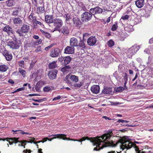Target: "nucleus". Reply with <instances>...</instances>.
Segmentation results:
<instances>
[{"instance_id":"1","label":"nucleus","mask_w":153,"mask_h":153,"mask_svg":"<svg viewBox=\"0 0 153 153\" xmlns=\"http://www.w3.org/2000/svg\"><path fill=\"white\" fill-rule=\"evenodd\" d=\"M112 134L111 132L106 133L101 136L93 138L91 141L93 145L96 146L94 148V150L99 151L103 149L104 147L107 146L115 147L120 144V146L122 149H129L134 146L136 153H146L145 152H141L139 150L138 147L130 140H122L120 141L114 142L112 140L110 141V138L112 136Z\"/></svg>"},{"instance_id":"2","label":"nucleus","mask_w":153,"mask_h":153,"mask_svg":"<svg viewBox=\"0 0 153 153\" xmlns=\"http://www.w3.org/2000/svg\"><path fill=\"white\" fill-rule=\"evenodd\" d=\"M139 48L138 46L134 45L130 48L126 49L125 51L127 57L128 58L131 57L139 50Z\"/></svg>"},{"instance_id":"3","label":"nucleus","mask_w":153,"mask_h":153,"mask_svg":"<svg viewBox=\"0 0 153 153\" xmlns=\"http://www.w3.org/2000/svg\"><path fill=\"white\" fill-rule=\"evenodd\" d=\"M7 45L13 49H18L21 45L20 41L15 38L13 41L7 42Z\"/></svg>"},{"instance_id":"4","label":"nucleus","mask_w":153,"mask_h":153,"mask_svg":"<svg viewBox=\"0 0 153 153\" xmlns=\"http://www.w3.org/2000/svg\"><path fill=\"white\" fill-rule=\"evenodd\" d=\"M92 15L90 12H85L82 15V20L83 22H88L91 19Z\"/></svg>"},{"instance_id":"5","label":"nucleus","mask_w":153,"mask_h":153,"mask_svg":"<svg viewBox=\"0 0 153 153\" xmlns=\"http://www.w3.org/2000/svg\"><path fill=\"white\" fill-rule=\"evenodd\" d=\"M102 11V9L99 6H97L94 8L90 9L89 12L93 15H94L96 14L101 13Z\"/></svg>"},{"instance_id":"6","label":"nucleus","mask_w":153,"mask_h":153,"mask_svg":"<svg viewBox=\"0 0 153 153\" xmlns=\"http://www.w3.org/2000/svg\"><path fill=\"white\" fill-rule=\"evenodd\" d=\"M53 25L55 27V29L60 28L63 25L62 20L58 18H56L54 20L53 22Z\"/></svg>"},{"instance_id":"7","label":"nucleus","mask_w":153,"mask_h":153,"mask_svg":"<svg viewBox=\"0 0 153 153\" xmlns=\"http://www.w3.org/2000/svg\"><path fill=\"white\" fill-rule=\"evenodd\" d=\"M97 41V40L95 36H91L88 39L87 43L89 45L93 46L95 45Z\"/></svg>"},{"instance_id":"8","label":"nucleus","mask_w":153,"mask_h":153,"mask_svg":"<svg viewBox=\"0 0 153 153\" xmlns=\"http://www.w3.org/2000/svg\"><path fill=\"white\" fill-rule=\"evenodd\" d=\"M146 1V0H136L135 1V4L138 8H140L144 6Z\"/></svg>"},{"instance_id":"9","label":"nucleus","mask_w":153,"mask_h":153,"mask_svg":"<svg viewBox=\"0 0 153 153\" xmlns=\"http://www.w3.org/2000/svg\"><path fill=\"white\" fill-rule=\"evenodd\" d=\"M58 71L56 70H51L49 71L48 76L51 79H53L56 77V74Z\"/></svg>"},{"instance_id":"10","label":"nucleus","mask_w":153,"mask_h":153,"mask_svg":"<svg viewBox=\"0 0 153 153\" xmlns=\"http://www.w3.org/2000/svg\"><path fill=\"white\" fill-rule=\"evenodd\" d=\"M74 24L77 27H80L82 24V22L76 16H75L73 19Z\"/></svg>"},{"instance_id":"11","label":"nucleus","mask_w":153,"mask_h":153,"mask_svg":"<svg viewBox=\"0 0 153 153\" xmlns=\"http://www.w3.org/2000/svg\"><path fill=\"white\" fill-rule=\"evenodd\" d=\"M60 51V50L56 48L51 51L50 56L52 57H56L59 56Z\"/></svg>"},{"instance_id":"12","label":"nucleus","mask_w":153,"mask_h":153,"mask_svg":"<svg viewBox=\"0 0 153 153\" xmlns=\"http://www.w3.org/2000/svg\"><path fill=\"white\" fill-rule=\"evenodd\" d=\"M19 139V138L14 137L10 138H7L4 139H2L1 140L3 141H5V140H6L7 141H8L9 142V143L10 145H11L13 144V142H11L10 141H9L8 140H10L16 143L18 142H20L19 141H18Z\"/></svg>"},{"instance_id":"13","label":"nucleus","mask_w":153,"mask_h":153,"mask_svg":"<svg viewBox=\"0 0 153 153\" xmlns=\"http://www.w3.org/2000/svg\"><path fill=\"white\" fill-rule=\"evenodd\" d=\"M3 54L5 56L6 60L7 61H10L12 58V54L10 53L7 50H5L4 51Z\"/></svg>"},{"instance_id":"14","label":"nucleus","mask_w":153,"mask_h":153,"mask_svg":"<svg viewBox=\"0 0 153 153\" xmlns=\"http://www.w3.org/2000/svg\"><path fill=\"white\" fill-rule=\"evenodd\" d=\"M91 90L93 93L97 94L100 91V87L98 85H93L91 87Z\"/></svg>"},{"instance_id":"15","label":"nucleus","mask_w":153,"mask_h":153,"mask_svg":"<svg viewBox=\"0 0 153 153\" xmlns=\"http://www.w3.org/2000/svg\"><path fill=\"white\" fill-rule=\"evenodd\" d=\"M74 53V48L72 46H67L65 49L64 53L67 54H72Z\"/></svg>"},{"instance_id":"16","label":"nucleus","mask_w":153,"mask_h":153,"mask_svg":"<svg viewBox=\"0 0 153 153\" xmlns=\"http://www.w3.org/2000/svg\"><path fill=\"white\" fill-rule=\"evenodd\" d=\"M45 20L47 23H53L54 20L53 19V15H47L45 16Z\"/></svg>"},{"instance_id":"17","label":"nucleus","mask_w":153,"mask_h":153,"mask_svg":"<svg viewBox=\"0 0 153 153\" xmlns=\"http://www.w3.org/2000/svg\"><path fill=\"white\" fill-rule=\"evenodd\" d=\"M70 42L71 46L73 47L78 46V40L76 38H71Z\"/></svg>"},{"instance_id":"18","label":"nucleus","mask_w":153,"mask_h":153,"mask_svg":"<svg viewBox=\"0 0 153 153\" xmlns=\"http://www.w3.org/2000/svg\"><path fill=\"white\" fill-rule=\"evenodd\" d=\"M13 22L14 25L18 26L22 24V21L20 18L17 17L13 19Z\"/></svg>"},{"instance_id":"19","label":"nucleus","mask_w":153,"mask_h":153,"mask_svg":"<svg viewBox=\"0 0 153 153\" xmlns=\"http://www.w3.org/2000/svg\"><path fill=\"white\" fill-rule=\"evenodd\" d=\"M3 30L6 32L9 35L13 33L12 28L9 26H7L4 27Z\"/></svg>"},{"instance_id":"20","label":"nucleus","mask_w":153,"mask_h":153,"mask_svg":"<svg viewBox=\"0 0 153 153\" xmlns=\"http://www.w3.org/2000/svg\"><path fill=\"white\" fill-rule=\"evenodd\" d=\"M21 29L24 33H26L28 32L30 29V26L27 25H24L21 27Z\"/></svg>"},{"instance_id":"21","label":"nucleus","mask_w":153,"mask_h":153,"mask_svg":"<svg viewBox=\"0 0 153 153\" xmlns=\"http://www.w3.org/2000/svg\"><path fill=\"white\" fill-rule=\"evenodd\" d=\"M71 60V58L69 56L64 57V62L62 64L63 65H65L69 63Z\"/></svg>"},{"instance_id":"22","label":"nucleus","mask_w":153,"mask_h":153,"mask_svg":"<svg viewBox=\"0 0 153 153\" xmlns=\"http://www.w3.org/2000/svg\"><path fill=\"white\" fill-rule=\"evenodd\" d=\"M128 36V34L126 32H121L120 33L119 38L121 41H124L125 38Z\"/></svg>"},{"instance_id":"23","label":"nucleus","mask_w":153,"mask_h":153,"mask_svg":"<svg viewBox=\"0 0 153 153\" xmlns=\"http://www.w3.org/2000/svg\"><path fill=\"white\" fill-rule=\"evenodd\" d=\"M102 94H110L112 93L111 89L110 88H105L102 91Z\"/></svg>"},{"instance_id":"24","label":"nucleus","mask_w":153,"mask_h":153,"mask_svg":"<svg viewBox=\"0 0 153 153\" xmlns=\"http://www.w3.org/2000/svg\"><path fill=\"white\" fill-rule=\"evenodd\" d=\"M62 32L65 35H67L69 33V31L68 27L64 26L62 29Z\"/></svg>"},{"instance_id":"25","label":"nucleus","mask_w":153,"mask_h":153,"mask_svg":"<svg viewBox=\"0 0 153 153\" xmlns=\"http://www.w3.org/2000/svg\"><path fill=\"white\" fill-rule=\"evenodd\" d=\"M7 66L3 65H0V71L2 72H5L8 69Z\"/></svg>"},{"instance_id":"26","label":"nucleus","mask_w":153,"mask_h":153,"mask_svg":"<svg viewBox=\"0 0 153 153\" xmlns=\"http://www.w3.org/2000/svg\"><path fill=\"white\" fill-rule=\"evenodd\" d=\"M153 7V4L152 5H150L149 3L146 4L145 8V10L146 11H150Z\"/></svg>"},{"instance_id":"27","label":"nucleus","mask_w":153,"mask_h":153,"mask_svg":"<svg viewBox=\"0 0 153 153\" xmlns=\"http://www.w3.org/2000/svg\"><path fill=\"white\" fill-rule=\"evenodd\" d=\"M49 68L51 69L55 68L57 67L56 62L55 61L52 62L49 64Z\"/></svg>"},{"instance_id":"28","label":"nucleus","mask_w":153,"mask_h":153,"mask_svg":"<svg viewBox=\"0 0 153 153\" xmlns=\"http://www.w3.org/2000/svg\"><path fill=\"white\" fill-rule=\"evenodd\" d=\"M125 29L128 32L132 31L133 30V26L130 25H128L126 26L125 28Z\"/></svg>"},{"instance_id":"29","label":"nucleus","mask_w":153,"mask_h":153,"mask_svg":"<svg viewBox=\"0 0 153 153\" xmlns=\"http://www.w3.org/2000/svg\"><path fill=\"white\" fill-rule=\"evenodd\" d=\"M70 78L71 80L76 82H77L78 80V77L74 75H71Z\"/></svg>"},{"instance_id":"30","label":"nucleus","mask_w":153,"mask_h":153,"mask_svg":"<svg viewBox=\"0 0 153 153\" xmlns=\"http://www.w3.org/2000/svg\"><path fill=\"white\" fill-rule=\"evenodd\" d=\"M37 11L38 13H42L45 11V8L44 6L42 7H39L37 8Z\"/></svg>"},{"instance_id":"31","label":"nucleus","mask_w":153,"mask_h":153,"mask_svg":"<svg viewBox=\"0 0 153 153\" xmlns=\"http://www.w3.org/2000/svg\"><path fill=\"white\" fill-rule=\"evenodd\" d=\"M19 71L23 77H25L26 76V72L25 70L21 68H19Z\"/></svg>"},{"instance_id":"32","label":"nucleus","mask_w":153,"mask_h":153,"mask_svg":"<svg viewBox=\"0 0 153 153\" xmlns=\"http://www.w3.org/2000/svg\"><path fill=\"white\" fill-rule=\"evenodd\" d=\"M125 69V67L122 64H120L118 66V70L119 72H123Z\"/></svg>"},{"instance_id":"33","label":"nucleus","mask_w":153,"mask_h":153,"mask_svg":"<svg viewBox=\"0 0 153 153\" xmlns=\"http://www.w3.org/2000/svg\"><path fill=\"white\" fill-rule=\"evenodd\" d=\"M5 3L9 7H11L13 5V0H8L5 2Z\"/></svg>"},{"instance_id":"34","label":"nucleus","mask_w":153,"mask_h":153,"mask_svg":"<svg viewBox=\"0 0 153 153\" xmlns=\"http://www.w3.org/2000/svg\"><path fill=\"white\" fill-rule=\"evenodd\" d=\"M123 79L124 81V87L126 88H127V87L126 86V85L128 79V76L126 73H125V76L123 78Z\"/></svg>"},{"instance_id":"35","label":"nucleus","mask_w":153,"mask_h":153,"mask_svg":"<svg viewBox=\"0 0 153 153\" xmlns=\"http://www.w3.org/2000/svg\"><path fill=\"white\" fill-rule=\"evenodd\" d=\"M127 88H126L124 86L123 87L120 86L117 88L116 90V91L117 92H120L123 91L125 90H127Z\"/></svg>"},{"instance_id":"36","label":"nucleus","mask_w":153,"mask_h":153,"mask_svg":"<svg viewBox=\"0 0 153 153\" xmlns=\"http://www.w3.org/2000/svg\"><path fill=\"white\" fill-rule=\"evenodd\" d=\"M29 18L30 20L33 21H36V17L35 15V14L31 13L29 16Z\"/></svg>"},{"instance_id":"37","label":"nucleus","mask_w":153,"mask_h":153,"mask_svg":"<svg viewBox=\"0 0 153 153\" xmlns=\"http://www.w3.org/2000/svg\"><path fill=\"white\" fill-rule=\"evenodd\" d=\"M84 41L80 39L79 44V45L80 47H82L83 48H86V46L85 45V44L84 42Z\"/></svg>"},{"instance_id":"38","label":"nucleus","mask_w":153,"mask_h":153,"mask_svg":"<svg viewBox=\"0 0 153 153\" xmlns=\"http://www.w3.org/2000/svg\"><path fill=\"white\" fill-rule=\"evenodd\" d=\"M70 68V66L67 65L62 68L61 69V71L63 72H65L66 71H68Z\"/></svg>"},{"instance_id":"39","label":"nucleus","mask_w":153,"mask_h":153,"mask_svg":"<svg viewBox=\"0 0 153 153\" xmlns=\"http://www.w3.org/2000/svg\"><path fill=\"white\" fill-rule=\"evenodd\" d=\"M12 16H19V10L18 9H16L14 10H13L12 12Z\"/></svg>"},{"instance_id":"40","label":"nucleus","mask_w":153,"mask_h":153,"mask_svg":"<svg viewBox=\"0 0 153 153\" xmlns=\"http://www.w3.org/2000/svg\"><path fill=\"white\" fill-rule=\"evenodd\" d=\"M44 84V82L42 81H39L37 82L36 85L38 86L42 87Z\"/></svg>"},{"instance_id":"41","label":"nucleus","mask_w":153,"mask_h":153,"mask_svg":"<svg viewBox=\"0 0 153 153\" xmlns=\"http://www.w3.org/2000/svg\"><path fill=\"white\" fill-rule=\"evenodd\" d=\"M63 17L65 18H66V22L68 21L69 19H71L70 15L68 14H65L63 16Z\"/></svg>"},{"instance_id":"42","label":"nucleus","mask_w":153,"mask_h":153,"mask_svg":"<svg viewBox=\"0 0 153 153\" xmlns=\"http://www.w3.org/2000/svg\"><path fill=\"white\" fill-rule=\"evenodd\" d=\"M28 46L30 47H34L36 46L34 41H32L28 44Z\"/></svg>"},{"instance_id":"43","label":"nucleus","mask_w":153,"mask_h":153,"mask_svg":"<svg viewBox=\"0 0 153 153\" xmlns=\"http://www.w3.org/2000/svg\"><path fill=\"white\" fill-rule=\"evenodd\" d=\"M118 27L117 23L116 22L115 24H114L112 26L111 28V30L112 31H114L116 30Z\"/></svg>"},{"instance_id":"44","label":"nucleus","mask_w":153,"mask_h":153,"mask_svg":"<svg viewBox=\"0 0 153 153\" xmlns=\"http://www.w3.org/2000/svg\"><path fill=\"white\" fill-rule=\"evenodd\" d=\"M108 46L109 47H111L114 45V42L112 40H110L107 43Z\"/></svg>"},{"instance_id":"45","label":"nucleus","mask_w":153,"mask_h":153,"mask_svg":"<svg viewBox=\"0 0 153 153\" xmlns=\"http://www.w3.org/2000/svg\"><path fill=\"white\" fill-rule=\"evenodd\" d=\"M89 34L88 33H85L83 34V40L86 41L87 38L89 36Z\"/></svg>"},{"instance_id":"46","label":"nucleus","mask_w":153,"mask_h":153,"mask_svg":"<svg viewBox=\"0 0 153 153\" xmlns=\"http://www.w3.org/2000/svg\"><path fill=\"white\" fill-rule=\"evenodd\" d=\"M16 32L18 33L20 36H22L23 35V33H24L23 32H22V30H21V29H18L16 31Z\"/></svg>"},{"instance_id":"47","label":"nucleus","mask_w":153,"mask_h":153,"mask_svg":"<svg viewBox=\"0 0 153 153\" xmlns=\"http://www.w3.org/2000/svg\"><path fill=\"white\" fill-rule=\"evenodd\" d=\"M19 65L20 67L22 68H24L25 67L24 61L23 60L20 61L19 62Z\"/></svg>"},{"instance_id":"48","label":"nucleus","mask_w":153,"mask_h":153,"mask_svg":"<svg viewBox=\"0 0 153 153\" xmlns=\"http://www.w3.org/2000/svg\"><path fill=\"white\" fill-rule=\"evenodd\" d=\"M51 90L50 87L49 86H46L45 87L43 88V90L45 92H49Z\"/></svg>"},{"instance_id":"49","label":"nucleus","mask_w":153,"mask_h":153,"mask_svg":"<svg viewBox=\"0 0 153 153\" xmlns=\"http://www.w3.org/2000/svg\"><path fill=\"white\" fill-rule=\"evenodd\" d=\"M65 136V135H64L63 134H53L50 136H49V137H51V136H57V137H57V138H60V137L61 136Z\"/></svg>"},{"instance_id":"50","label":"nucleus","mask_w":153,"mask_h":153,"mask_svg":"<svg viewBox=\"0 0 153 153\" xmlns=\"http://www.w3.org/2000/svg\"><path fill=\"white\" fill-rule=\"evenodd\" d=\"M12 131L13 132H18L19 133H22L23 134H24L25 133V132L22 130H16V131H14V130H12Z\"/></svg>"},{"instance_id":"51","label":"nucleus","mask_w":153,"mask_h":153,"mask_svg":"<svg viewBox=\"0 0 153 153\" xmlns=\"http://www.w3.org/2000/svg\"><path fill=\"white\" fill-rule=\"evenodd\" d=\"M36 45L41 44L42 42V40L41 39H38V40L34 42Z\"/></svg>"},{"instance_id":"52","label":"nucleus","mask_w":153,"mask_h":153,"mask_svg":"<svg viewBox=\"0 0 153 153\" xmlns=\"http://www.w3.org/2000/svg\"><path fill=\"white\" fill-rule=\"evenodd\" d=\"M88 137H86V138L85 137H82L81 139H80L79 140H78V142H80L81 145H82V141L85 140L86 139H88Z\"/></svg>"},{"instance_id":"53","label":"nucleus","mask_w":153,"mask_h":153,"mask_svg":"<svg viewBox=\"0 0 153 153\" xmlns=\"http://www.w3.org/2000/svg\"><path fill=\"white\" fill-rule=\"evenodd\" d=\"M82 85V83L80 82L79 83L76 84L74 86L75 87H80Z\"/></svg>"},{"instance_id":"54","label":"nucleus","mask_w":153,"mask_h":153,"mask_svg":"<svg viewBox=\"0 0 153 153\" xmlns=\"http://www.w3.org/2000/svg\"><path fill=\"white\" fill-rule=\"evenodd\" d=\"M129 17V16L128 15H125L123 16L121 19H122L123 20H126L128 19Z\"/></svg>"},{"instance_id":"55","label":"nucleus","mask_w":153,"mask_h":153,"mask_svg":"<svg viewBox=\"0 0 153 153\" xmlns=\"http://www.w3.org/2000/svg\"><path fill=\"white\" fill-rule=\"evenodd\" d=\"M54 45V44H52L49 45V46L46 47L45 48V50L46 51H48L50 48H51Z\"/></svg>"},{"instance_id":"56","label":"nucleus","mask_w":153,"mask_h":153,"mask_svg":"<svg viewBox=\"0 0 153 153\" xmlns=\"http://www.w3.org/2000/svg\"><path fill=\"white\" fill-rule=\"evenodd\" d=\"M64 57H59L58 58V60L59 62H60L62 63L64 62Z\"/></svg>"},{"instance_id":"57","label":"nucleus","mask_w":153,"mask_h":153,"mask_svg":"<svg viewBox=\"0 0 153 153\" xmlns=\"http://www.w3.org/2000/svg\"><path fill=\"white\" fill-rule=\"evenodd\" d=\"M65 135V136H61V137H60V138H62V139L63 140H70V138H67V137H65V136H66V135H65V134H64Z\"/></svg>"},{"instance_id":"58","label":"nucleus","mask_w":153,"mask_h":153,"mask_svg":"<svg viewBox=\"0 0 153 153\" xmlns=\"http://www.w3.org/2000/svg\"><path fill=\"white\" fill-rule=\"evenodd\" d=\"M35 140L34 138H32V139H30V141L28 142V143H33L34 144H36V142L34 141V140Z\"/></svg>"},{"instance_id":"59","label":"nucleus","mask_w":153,"mask_h":153,"mask_svg":"<svg viewBox=\"0 0 153 153\" xmlns=\"http://www.w3.org/2000/svg\"><path fill=\"white\" fill-rule=\"evenodd\" d=\"M61 98V97L60 95L58 96L57 97H54L53 99L52 100L53 101L55 100H59Z\"/></svg>"},{"instance_id":"60","label":"nucleus","mask_w":153,"mask_h":153,"mask_svg":"<svg viewBox=\"0 0 153 153\" xmlns=\"http://www.w3.org/2000/svg\"><path fill=\"white\" fill-rule=\"evenodd\" d=\"M144 52L148 54H150V50L149 48H146L144 51Z\"/></svg>"},{"instance_id":"61","label":"nucleus","mask_w":153,"mask_h":153,"mask_svg":"<svg viewBox=\"0 0 153 153\" xmlns=\"http://www.w3.org/2000/svg\"><path fill=\"white\" fill-rule=\"evenodd\" d=\"M40 87L36 85L35 88L36 91L37 92H39L40 91Z\"/></svg>"},{"instance_id":"62","label":"nucleus","mask_w":153,"mask_h":153,"mask_svg":"<svg viewBox=\"0 0 153 153\" xmlns=\"http://www.w3.org/2000/svg\"><path fill=\"white\" fill-rule=\"evenodd\" d=\"M45 37L48 38H49L51 37V35L48 32H46L45 33Z\"/></svg>"},{"instance_id":"63","label":"nucleus","mask_w":153,"mask_h":153,"mask_svg":"<svg viewBox=\"0 0 153 153\" xmlns=\"http://www.w3.org/2000/svg\"><path fill=\"white\" fill-rule=\"evenodd\" d=\"M24 87L19 88L17 89V90L16 91H15V92H16L19 91H23V90H24Z\"/></svg>"},{"instance_id":"64","label":"nucleus","mask_w":153,"mask_h":153,"mask_svg":"<svg viewBox=\"0 0 153 153\" xmlns=\"http://www.w3.org/2000/svg\"><path fill=\"white\" fill-rule=\"evenodd\" d=\"M31 151L30 150L26 149L25 150H24L23 151V152L24 153H27V152H28V153H30Z\"/></svg>"}]
</instances>
